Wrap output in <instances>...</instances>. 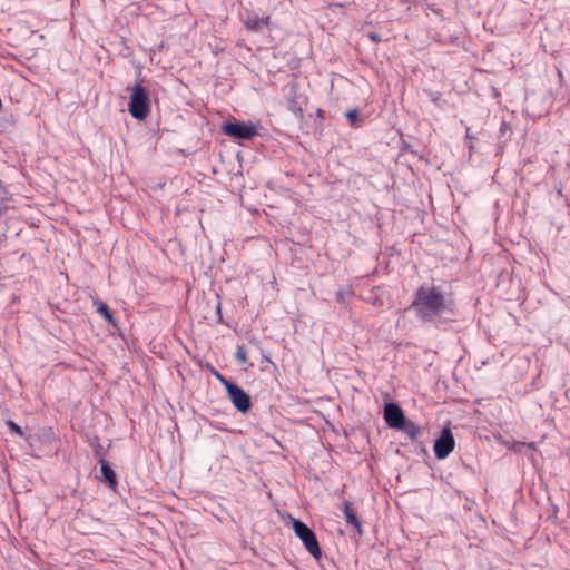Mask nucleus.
Returning a JSON list of instances; mask_svg holds the SVG:
<instances>
[{
	"mask_svg": "<svg viewBox=\"0 0 570 570\" xmlns=\"http://www.w3.org/2000/svg\"><path fill=\"white\" fill-rule=\"evenodd\" d=\"M144 109H145V118H147V116L149 114V110H150V101H149V98H148V95H147L146 91H145V106H144Z\"/></svg>",
	"mask_w": 570,
	"mask_h": 570,
	"instance_id": "18",
	"label": "nucleus"
},
{
	"mask_svg": "<svg viewBox=\"0 0 570 570\" xmlns=\"http://www.w3.org/2000/svg\"><path fill=\"white\" fill-rule=\"evenodd\" d=\"M216 311H217V314L220 316V303L217 304Z\"/></svg>",
	"mask_w": 570,
	"mask_h": 570,
	"instance_id": "22",
	"label": "nucleus"
},
{
	"mask_svg": "<svg viewBox=\"0 0 570 570\" xmlns=\"http://www.w3.org/2000/svg\"><path fill=\"white\" fill-rule=\"evenodd\" d=\"M225 135L235 139H252L257 135L256 126L252 122L244 121H227L223 125Z\"/></svg>",
	"mask_w": 570,
	"mask_h": 570,
	"instance_id": "3",
	"label": "nucleus"
},
{
	"mask_svg": "<svg viewBox=\"0 0 570 570\" xmlns=\"http://www.w3.org/2000/svg\"><path fill=\"white\" fill-rule=\"evenodd\" d=\"M154 519H155V515L149 514V513H145V525L147 523H151V521H154Z\"/></svg>",
	"mask_w": 570,
	"mask_h": 570,
	"instance_id": "20",
	"label": "nucleus"
},
{
	"mask_svg": "<svg viewBox=\"0 0 570 570\" xmlns=\"http://www.w3.org/2000/svg\"><path fill=\"white\" fill-rule=\"evenodd\" d=\"M345 117L350 125L354 128H360L363 125V120L360 118L357 109H351L345 114Z\"/></svg>",
	"mask_w": 570,
	"mask_h": 570,
	"instance_id": "14",
	"label": "nucleus"
},
{
	"mask_svg": "<svg viewBox=\"0 0 570 570\" xmlns=\"http://www.w3.org/2000/svg\"><path fill=\"white\" fill-rule=\"evenodd\" d=\"M368 37L375 42L380 41V36L377 33H370Z\"/></svg>",
	"mask_w": 570,
	"mask_h": 570,
	"instance_id": "21",
	"label": "nucleus"
},
{
	"mask_svg": "<svg viewBox=\"0 0 570 570\" xmlns=\"http://www.w3.org/2000/svg\"><path fill=\"white\" fill-rule=\"evenodd\" d=\"M455 445L454 436L449 428H443L440 436L434 442V454L436 459L443 460L449 456Z\"/></svg>",
	"mask_w": 570,
	"mask_h": 570,
	"instance_id": "4",
	"label": "nucleus"
},
{
	"mask_svg": "<svg viewBox=\"0 0 570 570\" xmlns=\"http://www.w3.org/2000/svg\"><path fill=\"white\" fill-rule=\"evenodd\" d=\"M149 531L151 534H154L153 527H149Z\"/></svg>",
	"mask_w": 570,
	"mask_h": 570,
	"instance_id": "23",
	"label": "nucleus"
},
{
	"mask_svg": "<svg viewBox=\"0 0 570 570\" xmlns=\"http://www.w3.org/2000/svg\"><path fill=\"white\" fill-rule=\"evenodd\" d=\"M7 425L9 426V429H10L13 433H16V434H18V435H20V436H22V435H23L22 429H21L18 424H16L13 421H8V422H7Z\"/></svg>",
	"mask_w": 570,
	"mask_h": 570,
	"instance_id": "17",
	"label": "nucleus"
},
{
	"mask_svg": "<svg viewBox=\"0 0 570 570\" xmlns=\"http://www.w3.org/2000/svg\"><path fill=\"white\" fill-rule=\"evenodd\" d=\"M95 306L97 308V312L105 317V320L112 324L114 326H116V321L109 309V307L107 306V304H105L104 302H100V301H96L95 303Z\"/></svg>",
	"mask_w": 570,
	"mask_h": 570,
	"instance_id": "13",
	"label": "nucleus"
},
{
	"mask_svg": "<svg viewBox=\"0 0 570 570\" xmlns=\"http://www.w3.org/2000/svg\"><path fill=\"white\" fill-rule=\"evenodd\" d=\"M343 514L347 524L353 527L360 535L363 534L362 522L358 520L350 502L343 503Z\"/></svg>",
	"mask_w": 570,
	"mask_h": 570,
	"instance_id": "9",
	"label": "nucleus"
},
{
	"mask_svg": "<svg viewBox=\"0 0 570 570\" xmlns=\"http://www.w3.org/2000/svg\"><path fill=\"white\" fill-rule=\"evenodd\" d=\"M423 324L440 328L456 321V306L442 288L434 285H421L414 293L409 306Z\"/></svg>",
	"mask_w": 570,
	"mask_h": 570,
	"instance_id": "1",
	"label": "nucleus"
},
{
	"mask_svg": "<svg viewBox=\"0 0 570 570\" xmlns=\"http://www.w3.org/2000/svg\"><path fill=\"white\" fill-rule=\"evenodd\" d=\"M235 358L239 364L247 363V350L245 345L237 346V350L235 352Z\"/></svg>",
	"mask_w": 570,
	"mask_h": 570,
	"instance_id": "15",
	"label": "nucleus"
},
{
	"mask_svg": "<svg viewBox=\"0 0 570 570\" xmlns=\"http://www.w3.org/2000/svg\"><path fill=\"white\" fill-rule=\"evenodd\" d=\"M397 431L405 433L412 442L416 441L421 433L420 426L409 420H406L402 428Z\"/></svg>",
	"mask_w": 570,
	"mask_h": 570,
	"instance_id": "12",
	"label": "nucleus"
},
{
	"mask_svg": "<svg viewBox=\"0 0 570 570\" xmlns=\"http://www.w3.org/2000/svg\"><path fill=\"white\" fill-rule=\"evenodd\" d=\"M289 521L292 524V528L296 534L297 538L302 541L305 549L314 557L315 559H321L322 557V549L320 547V543L317 541V538L313 530L305 524L299 519H295L293 517H289Z\"/></svg>",
	"mask_w": 570,
	"mask_h": 570,
	"instance_id": "2",
	"label": "nucleus"
},
{
	"mask_svg": "<svg viewBox=\"0 0 570 570\" xmlns=\"http://www.w3.org/2000/svg\"><path fill=\"white\" fill-rule=\"evenodd\" d=\"M346 295H350V293H345V292H342V291H341V292H337V294H336V298H337V301H340V302L344 303V302H345V296H346Z\"/></svg>",
	"mask_w": 570,
	"mask_h": 570,
	"instance_id": "19",
	"label": "nucleus"
},
{
	"mask_svg": "<svg viewBox=\"0 0 570 570\" xmlns=\"http://www.w3.org/2000/svg\"><path fill=\"white\" fill-rule=\"evenodd\" d=\"M306 105V97L299 92L296 86L288 87L286 91V106L294 116L302 118L304 106Z\"/></svg>",
	"mask_w": 570,
	"mask_h": 570,
	"instance_id": "7",
	"label": "nucleus"
},
{
	"mask_svg": "<svg viewBox=\"0 0 570 570\" xmlns=\"http://www.w3.org/2000/svg\"><path fill=\"white\" fill-rule=\"evenodd\" d=\"M269 23L268 17H258L257 14H249L245 20V26L249 31H261L264 26Z\"/></svg>",
	"mask_w": 570,
	"mask_h": 570,
	"instance_id": "10",
	"label": "nucleus"
},
{
	"mask_svg": "<svg viewBox=\"0 0 570 570\" xmlns=\"http://www.w3.org/2000/svg\"><path fill=\"white\" fill-rule=\"evenodd\" d=\"M233 405L240 412L247 413L252 406L250 396L236 383L229 384L226 390Z\"/></svg>",
	"mask_w": 570,
	"mask_h": 570,
	"instance_id": "5",
	"label": "nucleus"
},
{
	"mask_svg": "<svg viewBox=\"0 0 570 570\" xmlns=\"http://www.w3.org/2000/svg\"><path fill=\"white\" fill-rule=\"evenodd\" d=\"M129 111L138 120H142V80L137 79L132 89Z\"/></svg>",
	"mask_w": 570,
	"mask_h": 570,
	"instance_id": "8",
	"label": "nucleus"
},
{
	"mask_svg": "<svg viewBox=\"0 0 570 570\" xmlns=\"http://www.w3.org/2000/svg\"><path fill=\"white\" fill-rule=\"evenodd\" d=\"M215 377L224 385L225 390L228 389L229 384H233L234 382L227 380L223 374H220L218 371H213Z\"/></svg>",
	"mask_w": 570,
	"mask_h": 570,
	"instance_id": "16",
	"label": "nucleus"
},
{
	"mask_svg": "<svg viewBox=\"0 0 570 570\" xmlns=\"http://www.w3.org/2000/svg\"><path fill=\"white\" fill-rule=\"evenodd\" d=\"M99 463L101 465V473L104 480L110 485V488L114 489L117 485V479L114 470L108 465V463L102 456L99 458Z\"/></svg>",
	"mask_w": 570,
	"mask_h": 570,
	"instance_id": "11",
	"label": "nucleus"
},
{
	"mask_svg": "<svg viewBox=\"0 0 570 570\" xmlns=\"http://www.w3.org/2000/svg\"><path fill=\"white\" fill-rule=\"evenodd\" d=\"M383 416L389 428L399 430L407 420L402 407L394 402H386L383 409Z\"/></svg>",
	"mask_w": 570,
	"mask_h": 570,
	"instance_id": "6",
	"label": "nucleus"
}]
</instances>
